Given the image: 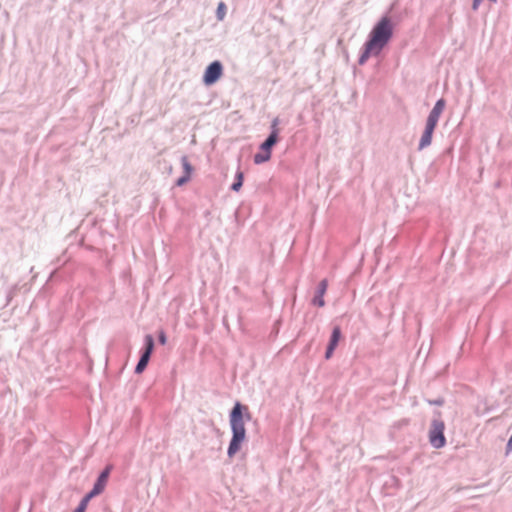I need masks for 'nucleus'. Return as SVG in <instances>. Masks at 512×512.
Returning <instances> with one entry per match:
<instances>
[{"instance_id": "obj_1", "label": "nucleus", "mask_w": 512, "mask_h": 512, "mask_svg": "<svg viewBox=\"0 0 512 512\" xmlns=\"http://www.w3.org/2000/svg\"><path fill=\"white\" fill-rule=\"evenodd\" d=\"M252 419L248 406L236 402L229 413V422L232 437L227 449L229 458H233L241 449L242 443L246 439L245 422Z\"/></svg>"}, {"instance_id": "obj_2", "label": "nucleus", "mask_w": 512, "mask_h": 512, "mask_svg": "<svg viewBox=\"0 0 512 512\" xmlns=\"http://www.w3.org/2000/svg\"><path fill=\"white\" fill-rule=\"evenodd\" d=\"M393 28V23L389 16L381 17L373 26L366 42L381 52L392 39Z\"/></svg>"}, {"instance_id": "obj_3", "label": "nucleus", "mask_w": 512, "mask_h": 512, "mask_svg": "<svg viewBox=\"0 0 512 512\" xmlns=\"http://www.w3.org/2000/svg\"><path fill=\"white\" fill-rule=\"evenodd\" d=\"M434 414L435 417L431 422L429 430V441L434 448L439 449L444 447L446 444V438L444 435L445 424L440 419L441 413L439 411H435Z\"/></svg>"}, {"instance_id": "obj_4", "label": "nucleus", "mask_w": 512, "mask_h": 512, "mask_svg": "<svg viewBox=\"0 0 512 512\" xmlns=\"http://www.w3.org/2000/svg\"><path fill=\"white\" fill-rule=\"evenodd\" d=\"M278 140L279 138H276L275 133L269 134L268 137L261 143L260 152L254 155V163L262 164L270 160L272 148L276 145Z\"/></svg>"}, {"instance_id": "obj_5", "label": "nucleus", "mask_w": 512, "mask_h": 512, "mask_svg": "<svg viewBox=\"0 0 512 512\" xmlns=\"http://www.w3.org/2000/svg\"><path fill=\"white\" fill-rule=\"evenodd\" d=\"M223 74V65L220 61L211 62L205 69L203 74V83L206 86L215 84Z\"/></svg>"}, {"instance_id": "obj_6", "label": "nucleus", "mask_w": 512, "mask_h": 512, "mask_svg": "<svg viewBox=\"0 0 512 512\" xmlns=\"http://www.w3.org/2000/svg\"><path fill=\"white\" fill-rule=\"evenodd\" d=\"M342 337L341 328L339 326H334L332 329V333L329 339V342L325 351V359H330L333 356L335 349L337 348Z\"/></svg>"}, {"instance_id": "obj_7", "label": "nucleus", "mask_w": 512, "mask_h": 512, "mask_svg": "<svg viewBox=\"0 0 512 512\" xmlns=\"http://www.w3.org/2000/svg\"><path fill=\"white\" fill-rule=\"evenodd\" d=\"M328 282L326 279H323L319 282L315 295L312 299V304L318 307H323L325 305L324 294L327 291Z\"/></svg>"}, {"instance_id": "obj_8", "label": "nucleus", "mask_w": 512, "mask_h": 512, "mask_svg": "<svg viewBox=\"0 0 512 512\" xmlns=\"http://www.w3.org/2000/svg\"><path fill=\"white\" fill-rule=\"evenodd\" d=\"M113 469V466L112 465H107L101 472L100 474L98 475L95 483H94V487L98 488L99 490L101 491H104L105 489V486L108 482V478L110 476V473Z\"/></svg>"}, {"instance_id": "obj_9", "label": "nucleus", "mask_w": 512, "mask_h": 512, "mask_svg": "<svg viewBox=\"0 0 512 512\" xmlns=\"http://www.w3.org/2000/svg\"><path fill=\"white\" fill-rule=\"evenodd\" d=\"M381 52L375 49L373 46L368 44L367 42L364 43L362 52L360 54V57L358 59L359 65H364L367 60L370 58V56H378Z\"/></svg>"}, {"instance_id": "obj_10", "label": "nucleus", "mask_w": 512, "mask_h": 512, "mask_svg": "<svg viewBox=\"0 0 512 512\" xmlns=\"http://www.w3.org/2000/svg\"><path fill=\"white\" fill-rule=\"evenodd\" d=\"M446 106V101L443 98H440L436 101L434 107L430 111L427 119L433 120L438 123L440 115L442 114L444 108Z\"/></svg>"}, {"instance_id": "obj_11", "label": "nucleus", "mask_w": 512, "mask_h": 512, "mask_svg": "<svg viewBox=\"0 0 512 512\" xmlns=\"http://www.w3.org/2000/svg\"><path fill=\"white\" fill-rule=\"evenodd\" d=\"M154 347H155V342H154L153 336L150 334H147L144 338V346L141 350V355L151 358Z\"/></svg>"}, {"instance_id": "obj_12", "label": "nucleus", "mask_w": 512, "mask_h": 512, "mask_svg": "<svg viewBox=\"0 0 512 512\" xmlns=\"http://www.w3.org/2000/svg\"><path fill=\"white\" fill-rule=\"evenodd\" d=\"M432 134L424 129L423 134L420 138L418 150H423L431 145L432 142Z\"/></svg>"}, {"instance_id": "obj_13", "label": "nucleus", "mask_w": 512, "mask_h": 512, "mask_svg": "<svg viewBox=\"0 0 512 512\" xmlns=\"http://www.w3.org/2000/svg\"><path fill=\"white\" fill-rule=\"evenodd\" d=\"M243 180H244V174L242 171L238 170L236 172L234 182L231 185V190L238 192L243 185Z\"/></svg>"}, {"instance_id": "obj_14", "label": "nucleus", "mask_w": 512, "mask_h": 512, "mask_svg": "<svg viewBox=\"0 0 512 512\" xmlns=\"http://www.w3.org/2000/svg\"><path fill=\"white\" fill-rule=\"evenodd\" d=\"M102 492L103 491L93 486L92 490L81 499L80 504L87 508L89 501L95 496L101 494Z\"/></svg>"}, {"instance_id": "obj_15", "label": "nucleus", "mask_w": 512, "mask_h": 512, "mask_svg": "<svg viewBox=\"0 0 512 512\" xmlns=\"http://www.w3.org/2000/svg\"><path fill=\"white\" fill-rule=\"evenodd\" d=\"M149 361H150V357L140 355L139 361L135 367V373L141 374L146 369Z\"/></svg>"}, {"instance_id": "obj_16", "label": "nucleus", "mask_w": 512, "mask_h": 512, "mask_svg": "<svg viewBox=\"0 0 512 512\" xmlns=\"http://www.w3.org/2000/svg\"><path fill=\"white\" fill-rule=\"evenodd\" d=\"M181 164H182V167H183V170H184V174L191 176L192 171H193V166L188 161V157L187 156L184 155V156L181 157Z\"/></svg>"}, {"instance_id": "obj_17", "label": "nucleus", "mask_w": 512, "mask_h": 512, "mask_svg": "<svg viewBox=\"0 0 512 512\" xmlns=\"http://www.w3.org/2000/svg\"><path fill=\"white\" fill-rule=\"evenodd\" d=\"M227 11V7L224 2H220L217 6L216 17L218 20L222 21L225 18Z\"/></svg>"}, {"instance_id": "obj_18", "label": "nucleus", "mask_w": 512, "mask_h": 512, "mask_svg": "<svg viewBox=\"0 0 512 512\" xmlns=\"http://www.w3.org/2000/svg\"><path fill=\"white\" fill-rule=\"evenodd\" d=\"M280 123V120L278 117L274 118L271 122V126H270V134H273L275 133V136L276 138H279V129H278V125Z\"/></svg>"}, {"instance_id": "obj_19", "label": "nucleus", "mask_w": 512, "mask_h": 512, "mask_svg": "<svg viewBox=\"0 0 512 512\" xmlns=\"http://www.w3.org/2000/svg\"><path fill=\"white\" fill-rule=\"evenodd\" d=\"M436 126H437V122L427 119L426 124H425V130L430 132L433 135V132H434Z\"/></svg>"}, {"instance_id": "obj_20", "label": "nucleus", "mask_w": 512, "mask_h": 512, "mask_svg": "<svg viewBox=\"0 0 512 512\" xmlns=\"http://www.w3.org/2000/svg\"><path fill=\"white\" fill-rule=\"evenodd\" d=\"M191 176L183 174L181 177H179L176 181L177 186H183L190 180Z\"/></svg>"}, {"instance_id": "obj_21", "label": "nucleus", "mask_w": 512, "mask_h": 512, "mask_svg": "<svg viewBox=\"0 0 512 512\" xmlns=\"http://www.w3.org/2000/svg\"><path fill=\"white\" fill-rule=\"evenodd\" d=\"M428 403L430 405L442 406V405H444L445 400L443 397H438L437 399H434V400H428Z\"/></svg>"}, {"instance_id": "obj_22", "label": "nucleus", "mask_w": 512, "mask_h": 512, "mask_svg": "<svg viewBox=\"0 0 512 512\" xmlns=\"http://www.w3.org/2000/svg\"><path fill=\"white\" fill-rule=\"evenodd\" d=\"M482 1L483 0H473V2H472V10L473 11H477L479 6H480V4L482 3ZM488 1L491 2V3H496L497 2V0H488Z\"/></svg>"}, {"instance_id": "obj_23", "label": "nucleus", "mask_w": 512, "mask_h": 512, "mask_svg": "<svg viewBox=\"0 0 512 512\" xmlns=\"http://www.w3.org/2000/svg\"><path fill=\"white\" fill-rule=\"evenodd\" d=\"M158 341L161 345H165L167 342V337L164 331H160L158 334Z\"/></svg>"}, {"instance_id": "obj_24", "label": "nucleus", "mask_w": 512, "mask_h": 512, "mask_svg": "<svg viewBox=\"0 0 512 512\" xmlns=\"http://www.w3.org/2000/svg\"><path fill=\"white\" fill-rule=\"evenodd\" d=\"M85 510H86V507H84L83 505H81L79 503V505L77 506V508L73 512H85Z\"/></svg>"}]
</instances>
